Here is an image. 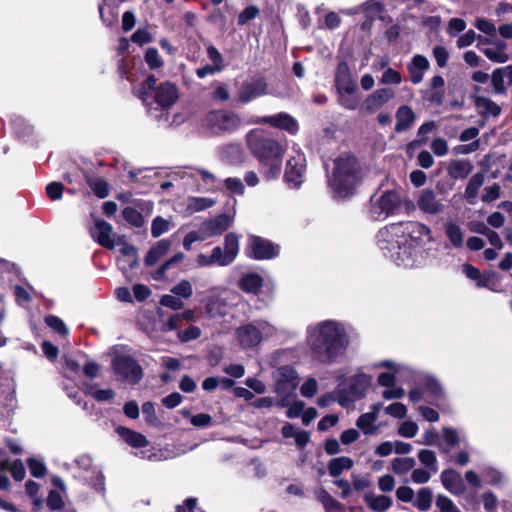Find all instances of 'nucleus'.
<instances>
[{
    "mask_svg": "<svg viewBox=\"0 0 512 512\" xmlns=\"http://www.w3.org/2000/svg\"><path fill=\"white\" fill-rule=\"evenodd\" d=\"M431 240L430 228L416 221L393 223L377 234V244L384 256L406 268L419 262L421 248Z\"/></svg>",
    "mask_w": 512,
    "mask_h": 512,
    "instance_id": "nucleus-1",
    "label": "nucleus"
},
{
    "mask_svg": "<svg viewBox=\"0 0 512 512\" xmlns=\"http://www.w3.org/2000/svg\"><path fill=\"white\" fill-rule=\"evenodd\" d=\"M307 343L318 361L329 364L344 354L348 338L342 324L326 320L308 327Z\"/></svg>",
    "mask_w": 512,
    "mask_h": 512,
    "instance_id": "nucleus-2",
    "label": "nucleus"
},
{
    "mask_svg": "<svg viewBox=\"0 0 512 512\" xmlns=\"http://www.w3.org/2000/svg\"><path fill=\"white\" fill-rule=\"evenodd\" d=\"M248 146L264 168V176L267 180L277 178L281 172L282 157L285 147L278 141L251 131L248 134Z\"/></svg>",
    "mask_w": 512,
    "mask_h": 512,
    "instance_id": "nucleus-3",
    "label": "nucleus"
},
{
    "mask_svg": "<svg viewBox=\"0 0 512 512\" xmlns=\"http://www.w3.org/2000/svg\"><path fill=\"white\" fill-rule=\"evenodd\" d=\"M359 182V165L354 156L341 155L334 161L329 186L337 197L351 195Z\"/></svg>",
    "mask_w": 512,
    "mask_h": 512,
    "instance_id": "nucleus-4",
    "label": "nucleus"
},
{
    "mask_svg": "<svg viewBox=\"0 0 512 512\" xmlns=\"http://www.w3.org/2000/svg\"><path fill=\"white\" fill-rule=\"evenodd\" d=\"M139 95L144 104L156 103L163 109L171 107L178 99V91L174 84L163 82L157 85L154 76H148L145 79L141 85Z\"/></svg>",
    "mask_w": 512,
    "mask_h": 512,
    "instance_id": "nucleus-5",
    "label": "nucleus"
},
{
    "mask_svg": "<svg viewBox=\"0 0 512 512\" xmlns=\"http://www.w3.org/2000/svg\"><path fill=\"white\" fill-rule=\"evenodd\" d=\"M276 333V328L265 320H256L240 325L235 329L234 337L241 349H253Z\"/></svg>",
    "mask_w": 512,
    "mask_h": 512,
    "instance_id": "nucleus-6",
    "label": "nucleus"
},
{
    "mask_svg": "<svg viewBox=\"0 0 512 512\" xmlns=\"http://www.w3.org/2000/svg\"><path fill=\"white\" fill-rule=\"evenodd\" d=\"M201 125L212 135L231 134L241 127L242 118L231 110L214 109L203 117Z\"/></svg>",
    "mask_w": 512,
    "mask_h": 512,
    "instance_id": "nucleus-7",
    "label": "nucleus"
},
{
    "mask_svg": "<svg viewBox=\"0 0 512 512\" xmlns=\"http://www.w3.org/2000/svg\"><path fill=\"white\" fill-rule=\"evenodd\" d=\"M400 205V194L395 190H387L370 198L368 213L371 219L381 221L394 215Z\"/></svg>",
    "mask_w": 512,
    "mask_h": 512,
    "instance_id": "nucleus-8",
    "label": "nucleus"
},
{
    "mask_svg": "<svg viewBox=\"0 0 512 512\" xmlns=\"http://www.w3.org/2000/svg\"><path fill=\"white\" fill-rule=\"evenodd\" d=\"M371 377L366 374H357L345 380L336 390L338 402L341 406L362 398L371 384Z\"/></svg>",
    "mask_w": 512,
    "mask_h": 512,
    "instance_id": "nucleus-9",
    "label": "nucleus"
},
{
    "mask_svg": "<svg viewBox=\"0 0 512 512\" xmlns=\"http://www.w3.org/2000/svg\"><path fill=\"white\" fill-rule=\"evenodd\" d=\"M275 391L281 397L277 402L280 407H287L288 399L295 391L299 383V377L291 366H281L275 373Z\"/></svg>",
    "mask_w": 512,
    "mask_h": 512,
    "instance_id": "nucleus-10",
    "label": "nucleus"
},
{
    "mask_svg": "<svg viewBox=\"0 0 512 512\" xmlns=\"http://www.w3.org/2000/svg\"><path fill=\"white\" fill-rule=\"evenodd\" d=\"M116 375L130 384H137L143 376V370L137 361L127 354H116L112 360Z\"/></svg>",
    "mask_w": 512,
    "mask_h": 512,
    "instance_id": "nucleus-11",
    "label": "nucleus"
},
{
    "mask_svg": "<svg viewBox=\"0 0 512 512\" xmlns=\"http://www.w3.org/2000/svg\"><path fill=\"white\" fill-rule=\"evenodd\" d=\"M268 94V84L263 77L247 79L242 82L237 92V101L245 104L255 98Z\"/></svg>",
    "mask_w": 512,
    "mask_h": 512,
    "instance_id": "nucleus-12",
    "label": "nucleus"
},
{
    "mask_svg": "<svg viewBox=\"0 0 512 512\" xmlns=\"http://www.w3.org/2000/svg\"><path fill=\"white\" fill-rule=\"evenodd\" d=\"M395 97V91L392 88L384 87L376 89L369 94L363 101L361 109L366 114H373L380 110L390 100Z\"/></svg>",
    "mask_w": 512,
    "mask_h": 512,
    "instance_id": "nucleus-13",
    "label": "nucleus"
},
{
    "mask_svg": "<svg viewBox=\"0 0 512 512\" xmlns=\"http://www.w3.org/2000/svg\"><path fill=\"white\" fill-rule=\"evenodd\" d=\"M278 246L258 236H251L248 240L247 255L254 259L263 260L275 257Z\"/></svg>",
    "mask_w": 512,
    "mask_h": 512,
    "instance_id": "nucleus-14",
    "label": "nucleus"
},
{
    "mask_svg": "<svg viewBox=\"0 0 512 512\" xmlns=\"http://www.w3.org/2000/svg\"><path fill=\"white\" fill-rule=\"evenodd\" d=\"M305 163V156L301 153H297L287 161L284 180L291 187L296 188L302 183L305 173Z\"/></svg>",
    "mask_w": 512,
    "mask_h": 512,
    "instance_id": "nucleus-15",
    "label": "nucleus"
},
{
    "mask_svg": "<svg viewBox=\"0 0 512 512\" xmlns=\"http://www.w3.org/2000/svg\"><path fill=\"white\" fill-rule=\"evenodd\" d=\"M254 124H268L272 127L286 130L291 134H295L298 131L297 121L288 113L281 112L271 116L257 117L252 120Z\"/></svg>",
    "mask_w": 512,
    "mask_h": 512,
    "instance_id": "nucleus-16",
    "label": "nucleus"
},
{
    "mask_svg": "<svg viewBox=\"0 0 512 512\" xmlns=\"http://www.w3.org/2000/svg\"><path fill=\"white\" fill-rule=\"evenodd\" d=\"M418 208L425 214L438 215L444 212L445 205L431 189H423L417 198Z\"/></svg>",
    "mask_w": 512,
    "mask_h": 512,
    "instance_id": "nucleus-17",
    "label": "nucleus"
},
{
    "mask_svg": "<svg viewBox=\"0 0 512 512\" xmlns=\"http://www.w3.org/2000/svg\"><path fill=\"white\" fill-rule=\"evenodd\" d=\"M233 222V217L227 214H219L214 218L204 221L201 226V233L205 239L222 234L230 228Z\"/></svg>",
    "mask_w": 512,
    "mask_h": 512,
    "instance_id": "nucleus-18",
    "label": "nucleus"
},
{
    "mask_svg": "<svg viewBox=\"0 0 512 512\" xmlns=\"http://www.w3.org/2000/svg\"><path fill=\"white\" fill-rule=\"evenodd\" d=\"M440 480L444 488L453 495H462L466 486L459 472L453 469H446L441 472Z\"/></svg>",
    "mask_w": 512,
    "mask_h": 512,
    "instance_id": "nucleus-19",
    "label": "nucleus"
},
{
    "mask_svg": "<svg viewBox=\"0 0 512 512\" xmlns=\"http://www.w3.org/2000/svg\"><path fill=\"white\" fill-rule=\"evenodd\" d=\"M116 244L120 246V253L123 256L127 257V261H119V264L121 265V270L123 272H126L128 269L136 268L139 265V260L137 249L135 248V246L126 242L124 236H119L115 241V245Z\"/></svg>",
    "mask_w": 512,
    "mask_h": 512,
    "instance_id": "nucleus-20",
    "label": "nucleus"
},
{
    "mask_svg": "<svg viewBox=\"0 0 512 512\" xmlns=\"http://www.w3.org/2000/svg\"><path fill=\"white\" fill-rule=\"evenodd\" d=\"M113 233L112 225L104 220L95 221V229L91 232L92 237L103 247L113 249L115 241L111 235Z\"/></svg>",
    "mask_w": 512,
    "mask_h": 512,
    "instance_id": "nucleus-21",
    "label": "nucleus"
},
{
    "mask_svg": "<svg viewBox=\"0 0 512 512\" xmlns=\"http://www.w3.org/2000/svg\"><path fill=\"white\" fill-rule=\"evenodd\" d=\"M430 68L429 60L420 54L414 55L411 62L407 65L410 80L413 84L422 82L426 71Z\"/></svg>",
    "mask_w": 512,
    "mask_h": 512,
    "instance_id": "nucleus-22",
    "label": "nucleus"
},
{
    "mask_svg": "<svg viewBox=\"0 0 512 512\" xmlns=\"http://www.w3.org/2000/svg\"><path fill=\"white\" fill-rule=\"evenodd\" d=\"M395 118V131L401 133L412 128L416 120V114L410 106L402 105L397 109Z\"/></svg>",
    "mask_w": 512,
    "mask_h": 512,
    "instance_id": "nucleus-23",
    "label": "nucleus"
},
{
    "mask_svg": "<svg viewBox=\"0 0 512 512\" xmlns=\"http://www.w3.org/2000/svg\"><path fill=\"white\" fill-rule=\"evenodd\" d=\"M116 432L131 447L142 448L149 443L143 434L129 428L119 426L116 428Z\"/></svg>",
    "mask_w": 512,
    "mask_h": 512,
    "instance_id": "nucleus-24",
    "label": "nucleus"
},
{
    "mask_svg": "<svg viewBox=\"0 0 512 512\" xmlns=\"http://www.w3.org/2000/svg\"><path fill=\"white\" fill-rule=\"evenodd\" d=\"M493 47L482 48L481 52L492 62L495 63H505L509 60V55L507 54V44L503 41L497 40L494 41Z\"/></svg>",
    "mask_w": 512,
    "mask_h": 512,
    "instance_id": "nucleus-25",
    "label": "nucleus"
},
{
    "mask_svg": "<svg viewBox=\"0 0 512 512\" xmlns=\"http://www.w3.org/2000/svg\"><path fill=\"white\" fill-rule=\"evenodd\" d=\"M171 248V241L169 239H162L154 244L148 251L144 263L146 266L155 265Z\"/></svg>",
    "mask_w": 512,
    "mask_h": 512,
    "instance_id": "nucleus-26",
    "label": "nucleus"
},
{
    "mask_svg": "<svg viewBox=\"0 0 512 512\" xmlns=\"http://www.w3.org/2000/svg\"><path fill=\"white\" fill-rule=\"evenodd\" d=\"M335 85L338 93L340 92H356L357 86L351 75L347 71L346 66H340L335 78Z\"/></svg>",
    "mask_w": 512,
    "mask_h": 512,
    "instance_id": "nucleus-27",
    "label": "nucleus"
},
{
    "mask_svg": "<svg viewBox=\"0 0 512 512\" xmlns=\"http://www.w3.org/2000/svg\"><path fill=\"white\" fill-rule=\"evenodd\" d=\"M76 465L83 471L88 472L92 470L95 475L94 487L98 491L104 490V476L96 469H93L92 459L88 455H81L75 460Z\"/></svg>",
    "mask_w": 512,
    "mask_h": 512,
    "instance_id": "nucleus-28",
    "label": "nucleus"
},
{
    "mask_svg": "<svg viewBox=\"0 0 512 512\" xmlns=\"http://www.w3.org/2000/svg\"><path fill=\"white\" fill-rule=\"evenodd\" d=\"M474 104L479 113L485 117H497L501 113V107L491 99L484 96L475 97Z\"/></svg>",
    "mask_w": 512,
    "mask_h": 512,
    "instance_id": "nucleus-29",
    "label": "nucleus"
},
{
    "mask_svg": "<svg viewBox=\"0 0 512 512\" xmlns=\"http://www.w3.org/2000/svg\"><path fill=\"white\" fill-rule=\"evenodd\" d=\"M263 285V279L257 273H247L239 281V287L246 293L257 294Z\"/></svg>",
    "mask_w": 512,
    "mask_h": 512,
    "instance_id": "nucleus-30",
    "label": "nucleus"
},
{
    "mask_svg": "<svg viewBox=\"0 0 512 512\" xmlns=\"http://www.w3.org/2000/svg\"><path fill=\"white\" fill-rule=\"evenodd\" d=\"M473 170L469 160H453L448 166V174L454 179H464Z\"/></svg>",
    "mask_w": 512,
    "mask_h": 512,
    "instance_id": "nucleus-31",
    "label": "nucleus"
},
{
    "mask_svg": "<svg viewBox=\"0 0 512 512\" xmlns=\"http://www.w3.org/2000/svg\"><path fill=\"white\" fill-rule=\"evenodd\" d=\"M484 180L485 177L482 173H476L470 178L464 192V197L469 203L473 204L475 202V199L478 196V191L484 184Z\"/></svg>",
    "mask_w": 512,
    "mask_h": 512,
    "instance_id": "nucleus-32",
    "label": "nucleus"
},
{
    "mask_svg": "<svg viewBox=\"0 0 512 512\" xmlns=\"http://www.w3.org/2000/svg\"><path fill=\"white\" fill-rule=\"evenodd\" d=\"M433 492L429 487H422L417 491L413 506L420 511H428L432 506Z\"/></svg>",
    "mask_w": 512,
    "mask_h": 512,
    "instance_id": "nucleus-33",
    "label": "nucleus"
},
{
    "mask_svg": "<svg viewBox=\"0 0 512 512\" xmlns=\"http://www.w3.org/2000/svg\"><path fill=\"white\" fill-rule=\"evenodd\" d=\"M353 466V460L349 457H337L332 459L328 464L329 474L338 477L343 471L349 470Z\"/></svg>",
    "mask_w": 512,
    "mask_h": 512,
    "instance_id": "nucleus-34",
    "label": "nucleus"
},
{
    "mask_svg": "<svg viewBox=\"0 0 512 512\" xmlns=\"http://www.w3.org/2000/svg\"><path fill=\"white\" fill-rule=\"evenodd\" d=\"M416 466V461L412 457H400L393 459L391 463L392 471L399 476L406 475Z\"/></svg>",
    "mask_w": 512,
    "mask_h": 512,
    "instance_id": "nucleus-35",
    "label": "nucleus"
},
{
    "mask_svg": "<svg viewBox=\"0 0 512 512\" xmlns=\"http://www.w3.org/2000/svg\"><path fill=\"white\" fill-rule=\"evenodd\" d=\"M417 456L424 468L435 474L438 472V459L433 450L421 449Z\"/></svg>",
    "mask_w": 512,
    "mask_h": 512,
    "instance_id": "nucleus-36",
    "label": "nucleus"
},
{
    "mask_svg": "<svg viewBox=\"0 0 512 512\" xmlns=\"http://www.w3.org/2000/svg\"><path fill=\"white\" fill-rule=\"evenodd\" d=\"M445 233H446V236L448 237V239L450 240L451 244L454 247H456V248L462 247L464 237H463L462 229L458 224H456L452 221L446 223Z\"/></svg>",
    "mask_w": 512,
    "mask_h": 512,
    "instance_id": "nucleus-37",
    "label": "nucleus"
},
{
    "mask_svg": "<svg viewBox=\"0 0 512 512\" xmlns=\"http://www.w3.org/2000/svg\"><path fill=\"white\" fill-rule=\"evenodd\" d=\"M216 201L209 197H188L187 209L189 212H199L214 206Z\"/></svg>",
    "mask_w": 512,
    "mask_h": 512,
    "instance_id": "nucleus-38",
    "label": "nucleus"
},
{
    "mask_svg": "<svg viewBox=\"0 0 512 512\" xmlns=\"http://www.w3.org/2000/svg\"><path fill=\"white\" fill-rule=\"evenodd\" d=\"M365 500L368 506L374 511H384L391 507L392 499L385 495H366Z\"/></svg>",
    "mask_w": 512,
    "mask_h": 512,
    "instance_id": "nucleus-39",
    "label": "nucleus"
},
{
    "mask_svg": "<svg viewBox=\"0 0 512 512\" xmlns=\"http://www.w3.org/2000/svg\"><path fill=\"white\" fill-rule=\"evenodd\" d=\"M376 420L375 413L367 412L358 418L356 426L366 435L373 434L377 431Z\"/></svg>",
    "mask_w": 512,
    "mask_h": 512,
    "instance_id": "nucleus-40",
    "label": "nucleus"
},
{
    "mask_svg": "<svg viewBox=\"0 0 512 512\" xmlns=\"http://www.w3.org/2000/svg\"><path fill=\"white\" fill-rule=\"evenodd\" d=\"M442 434L447 447H442L440 450L444 453H448L449 450L458 445L461 441V437L456 429L451 427H444Z\"/></svg>",
    "mask_w": 512,
    "mask_h": 512,
    "instance_id": "nucleus-41",
    "label": "nucleus"
},
{
    "mask_svg": "<svg viewBox=\"0 0 512 512\" xmlns=\"http://www.w3.org/2000/svg\"><path fill=\"white\" fill-rule=\"evenodd\" d=\"M224 252L234 261L239 253V239L236 234L228 233L225 236Z\"/></svg>",
    "mask_w": 512,
    "mask_h": 512,
    "instance_id": "nucleus-42",
    "label": "nucleus"
},
{
    "mask_svg": "<svg viewBox=\"0 0 512 512\" xmlns=\"http://www.w3.org/2000/svg\"><path fill=\"white\" fill-rule=\"evenodd\" d=\"M88 185L97 197L105 198L108 196V184L104 179L99 177L89 178Z\"/></svg>",
    "mask_w": 512,
    "mask_h": 512,
    "instance_id": "nucleus-43",
    "label": "nucleus"
},
{
    "mask_svg": "<svg viewBox=\"0 0 512 512\" xmlns=\"http://www.w3.org/2000/svg\"><path fill=\"white\" fill-rule=\"evenodd\" d=\"M338 102L341 106L348 110H355L358 108L360 98L356 95V92H340Z\"/></svg>",
    "mask_w": 512,
    "mask_h": 512,
    "instance_id": "nucleus-44",
    "label": "nucleus"
},
{
    "mask_svg": "<svg viewBox=\"0 0 512 512\" xmlns=\"http://www.w3.org/2000/svg\"><path fill=\"white\" fill-rule=\"evenodd\" d=\"M184 259V254L182 252L176 253L170 259L165 261L154 273V279L161 280L165 277L167 270L172 266Z\"/></svg>",
    "mask_w": 512,
    "mask_h": 512,
    "instance_id": "nucleus-45",
    "label": "nucleus"
},
{
    "mask_svg": "<svg viewBox=\"0 0 512 512\" xmlns=\"http://www.w3.org/2000/svg\"><path fill=\"white\" fill-rule=\"evenodd\" d=\"M86 393L91 395L95 400L103 402L111 400L115 393L112 389H95L92 385L86 386Z\"/></svg>",
    "mask_w": 512,
    "mask_h": 512,
    "instance_id": "nucleus-46",
    "label": "nucleus"
},
{
    "mask_svg": "<svg viewBox=\"0 0 512 512\" xmlns=\"http://www.w3.org/2000/svg\"><path fill=\"white\" fill-rule=\"evenodd\" d=\"M316 499L323 504L326 510H331L339 506V503L323 488L315 490Z\"/></svg>",
    "mask_w": 512,
    "mask_h": 512,
    "instance_id": "nucleus-47",
    "label": "nucleus"
},
{
    "mask_svg": "<svg viewBox=\"0 0 512 512\" xmlns=\"http://www.w3.org/2000/svg\"><path fill=\"white\" fill-rule=\"evenodd\" d=\"M435 473L431 472L430 470L422 467V468H413L411 471V482L415 484H426L430 481L432 475Z\"/></svg>",
    "mask_w": 512,
    "mask_h": 512,
    "instance_id": "nucleus-48",
    "label": "nucleus"
},
{
    "mask_svg": "<svg viewBox=\"0 0 512 512\" xmlns=\"http://www.w3.org/2000/svg\"><path fill=\"white\" fill-rule=\"evenodd\" d=\"M436 508L439 512H461L456 504L447 496L439 494L436 497Z\"/></svg>",
    "mask_w": 512,
    "mask_h": 512,
    "instance_id": "nucleus-49",
    "label": "nucleus"
},
{
    "mask_svg": "<svg viewBox=\"0 0 512 512\" xmlns=\"http://www.w3.org/2000/svg\"><path fill=\"white\" fill-rule=\"evenodd\" d=\"M124 219L135 227H141L144 224V218L135 208L126 207L122 211Z\"/></svg>",
    "mask_w": 512,
    "mask_h": 512,
    "instance_id": "nucleus-50",
    "label": "nucleus"
},
{
    "mask_svg": "<svg viewBox=\"0 0 512 512\" xmlns=\"http://www.w3.org/2000/svg\"><path fill=\"white\" fill-rule=\"evenodd\" d=\"M171 292L179 298H190L193 294V288L188 280H181L172 287Z\"/></svg>",
    "mask_w": 512,
    "mask_h": 512,
    "instance_id": "nucleus-51",
    "label": "nucleus"
},
{
    "mask_svg": "<svg viewBox=\"0 0 512 512\" xmlns=\"http://www.w3.org/2000/svg\"><path fill=\"white\" fill-rule=\"evenodd\" d=\"M491 82L493 85L494 92L496 94H504L506 93V82L502 75V70L500 68L495 69L491 75Z\"/></svg>",
    "mask_w": 512,
    "mask_h": 512,
    "instance_id": "nucleus-52",
    "label": "nucleus"
},
{
    "mask_svg": "<svg viewBox=\"0 0 512 512\" xmlns=\"http://www.w3.org/2000/svg\"><path fill=\"white\" fill-rule=\"evenodd\" d=\"M145 62L150 69H158L163 66V60L156 48H148L145 53Z\"/></svg>",
    "mask_w": 512,
    "mask_h": 512,
    "instance_id": "nucleus-53",
    "label": "nucleus"
},
{
    "mask_svg": "<svg viewBox=\"0 0 512 512\" xmlns=\"http://www.w3.org/2000/svg\"><path fill=\"white\" fill-rule=\"evenodd\" d=\"M178 338L181 342L186 343L198 339L201 336L199 327L189 325L186 329L178 331Z\"/></svg>",
    "mask_w": 512,
    "mask_h": 512,
    "instance_id": "nucleus-54",
    "label": "nucleus"
},
{
    "mask_svg": "<svg viewBox=\"0 0 512 512\" xmlns=\"http://www.w3.org/2000/svg\"><path fill=\"white\" fill-rule=\"evenodd\" d=\"M401 81H402L401 74L398 71H396L390 67H388L383 72V74L379 80V82L383 85H389V84L398 85L401 83Z\"/></svg>",
    "mask_w": 512,
    "mask_h": 512,
    "instance_id": "nucleus-55",
    "label": "nucleus"
},
{
    "mask_svg": "<svg viewBox=\"0 0 512 512\" xmlns=\"http://www.w3.org/2000/svg\"><path fill=\"white\" fill-rule=\"evenodd\" d=\"M466 29V22L461 18H451L448 21L446 32L450 37L457 36Z\"/></svg>",
    "mask_w": 512,
    "mask_h": 512,
    "instance_id": "nucleus-56",
    "label": "nucleus"
},
{
    "mask_svg": "<svg viewBox=\"0 0 512 512\" xmlns=\"http://www.w3.org/2000/svg\"><path fill=\"white\" fill-rule=\"evenodd\" d=\"M169 230V221L158 216L152 221L151 234L157 238Z\"/></svg>",
    "mask_w": 512,
    "mask_h": 512,
    "instance_id": "nucleus-57",
    "label": "nucleus"
},
{
    "mask_svg": "<svg viewBox=\"0 0 512 512\" xmlns=\"http://www.w3.org/2000/svg\"><path fill=\"white\" fill-rule=\"evenodd\" d=\"M160 304L172 310H180L184 307V302L174 294L163 295L160 299Z\"/></svg>",
    "mask_w": 512,
    "mask_h": 512,
    "instance_id": "nucleus-58",
    "label": "nucleus"
},
{
    "mask_svg": "<svg viewBox=\"0 0 512 512\" xmlns=\"http://www.w3.org/2000/svg\"><path fill=\"white\" fill-rule=\"evenodd\" d=\"M27 464L32 476L41 478L46 474V466L42 461L30 458L28 459Z\"/></svg>",
    "mask_w": 512,
    "mask_h": 512,
    "instance_id": "nucleus-59",
    "label": "nucleus"
},
{
    "mask_svg": "<svg viewBox=\"0 0 512 512\" xmlns=\"http://www.w3.org/2000/svg\"><path fill=\"white\" fill-rule=\"evenodd\" d=\"M211 255L215 264L219 266H227L233 262L220 246L214 247Z\"/></svg>",
    "mask_w": 512,
    "mask_h": 512,
    "instance_id": "nucleus-60",
    "label": "nucleus"
},
{
    "mask_svg": "<svg viewBox=\"0 0 512 512\" xmlns=\"http://www.w3.org/2000/svg\"><path fill=\"white\" fill-rule=\"evenodd\" d=\"M417 432L418 425L413 421H404L398 428V434L406 438H413Z\"/></svg>",
    "mask_w": 512,
    "mask_h": 512,
    "instance_id": "nucleus-61",
    "label": "nucleus"
},
{
    "mask_svg": "<svg viewBox=\"0 0 512 512\" xmlns=\"http://www.w3.org/2000/svg\"><path fill=\"white\" fill-rule=\"evenodd\" d=\"M45 323L59 334L67 335V333H68V329H67L66 325L64 324V322L56 316H53V315L47 316L45 318Z\"/></svg>",
    "mask_w": 512,
    "mask_h": 512,
    "instance_id": "nucleus-62",
    "label": "nucleus"
},
{
    "mask_svg": "<svg viewBox=\"0 0 512 512\" xmlns=\"http://www.w3.org/2000/svg\"><path fill=\"white\" fill-rule=\"evenodd\" d=\"M481 475L483 479L491 485L499 484L502 481L501 473L492 467L484 468Z\"/></svg>",
    "mask_w": 512,
    "mask_h": 512,
    "instance_id": "nucleus-63",
    "label": "nucleus"
},
{
    "mask_svg": "<svg viewBox=\"0 0 512 512\" xmlns=\"http://www.w3.org/2000/svg\"><path fill=\"white\" fill-rule=\"evenodd\" d=\"M260 13V10L254 6L246 7L238 16V24L245 25L248 21L256 18Z\"/></svg>",
    "mask_w": 512,
    "mask_h": 512,
    "instance_id": "nucleus-64",
    "label": "nucleus"
}]
</instances>
